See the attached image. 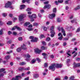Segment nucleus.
Listing matches in <instances>:
<instances>
[{
	"instance_id": "f257e3e1",
	"label": "nucleus",
	"mask_w": 80,
	"mask_h": 80,
	"mask_svg": "<svg viewBox=\"0 0 80 80\" xmlns=\"http://www.w3.org/2000/svg\"><path fill=\"white\" fill-rule=\"evenodd\" d=\"M62 67V65L59 64H54L49 67L50 69H51L52 71H54L55 70V67L56 68H61Z\"/></svg>"
},
{
	"instance_id": "f03ea898",
	"label": "nucleus",
	"mask_w": 80,
	"mask_h": 80,
	"mask_svg": "<svg viewBox=\"0 0 80 80\" xmlns=\"http://www.w3.org/2000/svg\"><path fill=\"white\" fill-rule=\"evenodd\" d=\"M54 28L53 26L51 27L50 28V32L51 34L50 35L51 37H53L54 35H55V32L54 31Z\"/></svg>"
},
{
	"instance_id": "7ed1b4c3",
	"label": "nucleus",
	"mask_w": 80,
	"mask_h": 80,
	"mask_svg": "<svg viewBox=\"0 0 80 80\" xmlns=\"http://www.w3.org/2000/svg\"><path fill=\"white\" fill-rule=\"evenodd\" d=\"M12 5V2H11L8 1V3L5 4V8H8L9 7L11 9H13V8L11 5Z\"/></svg>"
},
{
	"instance_id": "20e7f679",
	"label": "nucleus",
	"mask_w": 80,
	"mask_h": 80,
	"mask_svg": "<svg viewBox=\"0 0 80 80\" xmlns=\"http://www.w3.org/2000/svg\"><path fill=\"white\" fill-rule=\"evenodd\" d=\"M29 38L31 39V42H37V41L38 40V39L37 37H35L34 39V37L32 36H30Z\"/></svg>"
},
{
	"instance_id": "39448f33",
	"label": "nucleus",
	"mask_w": 80,
	"mask_h": 80,
	"mask_svg": "<svg viewBox=\"0 0 80 80\" xmlns=\"http://www.w3.org/2000/svg\"><path fill=\"white\" fill-rule=\"evenodd\" d=\"M17 29L18 31H21L22 29L20 28L19 27H18L17 26H14L13 28L12 29V30H15V29Z\"/></svg>"
},
{
	"instance_id": "423d86ee",
	"label": "nucleus",
	"mask_w": 80,
	"mask_h": 80,
	"mask_svg": "<svg viewBox=\"0 0 80 80\" xmlns=\"http://www.w3.org/2000/svg\"><path fill=\"white\" fill-rule=\"evenodd\" d=\"M55 17V14L52 13L51 14H50L49 15V18H50V19H52V18H53L54 17Z\"/></svg>"
},
{
	"instance_id": "0eeeda50",
	"label": "nucleus",
	"mask_w": 80,
	"mask_h": 80,
	"mask_svg": "<svg viewBox=\"0 0 80 80\" xmlns=\"http://www.w3.org/2000/svg\"><path fill=\"white\" fill-rule=\"evenodd\" d=\"M25 15L23 14H22L20 15L19 17V19L20 21H22L23 20V18H24V16Z\"/></svg>"
},
{
	"instance_id": "6e6552de",
	"label": "nucleus",
	"mask_w": 80,
	"mask_h": 80,
	"mask_svg": "<svg viewBox=\"0 0 80 80\" xmlns=\"http://www.w3.org/2000/svg\"><path fill=\"white\" fill-rule=\"evenodd\" d=\"M19 70L20 71H22V70H30V67H28L27 68H22L19 69Z\"/></svg>"
},
{
	"instance_id": "1a4fd4ad",
	"label": "nucleus",
	"mask_w": 80,
	"mask_h": 80,
	"mask_svg": "<svg viewBox=\"0 0 80 80\" xmlns=\"http://www.w3.org/2000/svg\"><path fill=\"white\" fill-rule=\"evenodd\" d=\"M59 38H58L59 40H62V38H63V35H62V33H59L58 34V36H60Z\"/></svg>"
},
{
	"instance_id": "9d476101",
	"label": "nucleus",
	"mask_w": 80,
	"mask_h": 80,
	"mask_svg": "<svg viewBox=\"0 0 80 80\" xmlns=\"http://www.w3.org/2000/svg\"><path fill=\"white\" fill-rule=\"evenodd\" d=\"M35 52L36 53H40L42 52V50H39L38 48H36L34 50Z\"/></svg>"
},
{
	"instance_id": "9b49d317",
	"label": "nucleus",
	"mask_w": 80,
	"mask_h": 80,
	"mask_svg": "<svg viewBox=\"0 0 80 80\" xmlns=\"http://www.w3.org/2000/svg\"><path fill=\"white\" fill-rule=\"evenodd\" d=\"M28 17H29V18H36L37 16H36V14H32V15H28Z\"/></svg>"
},
{
	"instance_id": "f8f14e48",
	"label": "nucleus",
	"mask_w": 80,
	"mask_h": 80,
	"mask_svg": "<svg viewBox=\"0 0 80 80\" xmlns=\"http://www.w3.org/2000/svg\"><path fill=\"white\" fill-rule=\"evenodd\" d=\"M80 63H78L76 64L75 63H74L73 67L74 68H75L76 67H80Z\"/></svg>"
},
{
	"instance_id": "ddd939ff",
	"label": "nucleus",
	"mask_w": 80,
	"mask_h": 80,
	"mask_svg": "<svg viewBox=\"0 0 80 80\" xmlns=\"http://www.w3.org/2000/svg\"><path fill=\"white\" fill-rule=\"evenodd\" d=\"M61 28L62 30V33H63L64 36H66V33H65V30H64L63 28L62 27Z\"/></svg>"
},
{
	"instance_id": "4468645a",
	"label": "nucleus",
	"mask_w": 80,
	"mask_h": 80,
	"mask_svg": "<svg viewBox=\"0 0 80 80\" xmlns=\"http://www.w3.org/2000/svg\"><path fill=\"white\" fill-rule=\"evenodd\" d=\"M51 7V5H45L44 7V9H45V8H48V9H49V8H50Z\"/></svg>"
},
{
	"instance_id": "2eb2a0df",
	"label": "nucleus",
	"mask_w": 80,
	"mask_h": 80,
	"mask_svg": "<svg viewBox=\"0 0 80 80\" xmlns=\"http://www.w3.org/2000/svg\"><path fill=\"white\" fill-rule=\"evenodd\" d=\"M34 78H38L39 77V75L38 74H34L33 75Z\"/></svg>"
},
{
	"instance_id": "dca6fc26",
	"label": "nucleus",
	"mask_w": 80,
	"mask_h": 80,
	"mask_svg": "<svg viewBox=\"0 0 80 80\" xmlns=\"http://www.w3.org/2000/svg\"><path fill=\"white\" fill-rule=\"evenodd\" d=\"M21 48H22L23 50H27V47H26V45L23 44V45L21 46Z\"/></svg>"
},
{
	"instance_id": "f3484780",
	"label": "nucleus",
	"mask_w": 80,
	"mask_h": 80,
	"mask_svg": "<svg viewBox=\"0 0 80 80\" xmlns=\"http://www.w3.org/2000/svg\"><path fill=\"white\" fill-rule=\"evenodd\" d=\"M22 51V48H19L17 49V52H20Z\"/></svg>"
},
{
	"instance_id": "a211bd4d",
	"label": "nucleus",
	"mask_w": 80,
	"mask_h": 80,
	"mask_svg": "<svg viewBox=\"0 0 80 80\" xmlns=\"http://www.w3.org/2000/svg\"><path fill=\"white\" fill-rule=\"evenodd\" d=\"M42 55H43V56H44V58H46V57H47V56H48V55L45 53H42Z\"/></svg>"
},
{
	"instance_id": "6ab92c4d",
	"label": "nucleus",
	"mask_w": 80,
	"mask_h": 80,
	"mask_svg": "<svg viewBox=\"0 0 80 80\" xmlns=\"http://www.w3.org/2000/svg\"><path fill=\"white\" fill-rule=\"evenodd\" d=\"M7 24L8 25H11L12 24V22L11 21H8V22L7 23Z\"/></svg>"
},
{
	"instance_id": "aec40b11",
	"label": "nucleus",
	"mask_w": 80,
	"mask_h": 80,
	"mask_svg": "<svg viewBox=\"0 0 80 80\" xmlns=\"http://www.w3.org/2000/svg\"><path fill=\"white\" fill-rule=\"evenodd\" d=\"M36 62V59H33L31 63L32 64H33V63H35Z\"/></svg>"
},
{
	"instance_id": "412c9836",
	"label": "nucleus",
	"mask_w": 80,
	"mask_h": 80,
	"mask_svg": "<svg viewBox=\"0 0 80 80\" xmlns=\"http://www.w3.org/2000/svg\"><path fill=\"white\" fill-rule=\"evenodd\" d=\"M30 22H26L25 23V24H24V26H25L26 27H27V25H30Z\"/></svg>"
},
{
	"instance_id": "4be33fe9",
	"label": "nucleus",
	"mask_w": 80,
	"mask_h": 80,
	"mask_svg": "<svg viewBox=\"0 0 80 80\" xmlns=\"http://www.w3.org/2000/svg\"><path fill=\"white\" fill-rule=\"evenodd\" d=\"M41 49L43 50H45L47 49V48L46 47H45L44 46H42L41 47Z\"/></svg>"
},
{
	"instance_id": "5701e85b",
	"label": "nucleus",
	"mask_w": 80,
	"mask_h": 80,
	"mask_svg": "<svg viewBox=\"0 0 80 80\" xmlns=\"http://www.w3.org/2000/svg\"><path fill=\"white\" fill-rule=\"evenodd\" d=\"M33 25L34 26H35L36 27H37V26H38V23L37 22H35L34 23H33Z\"/></svg>"
},
{
	"instance_id": "b1692460",
	"label": "nucleus",
	"mask_w": 80,
	"mask_h": 80,
	"mask_svg": "<svg viewBox=\"0 0 80 80\" xmlns=\"http://www.w3.org/2000/svg\"><path fill=\"white\" fill-rule=\"evenodd\" d=\"M70 51H67V54H68V56L67 57H70V56H71V55L70 54Z\"/></svg>"
},
{
	"instance_id": "393cba45",
	"label": "nucleus",
	"mask_w": 80,
	"mask_h": 80,
	"mask_svg": "<svg viewBox=\"0 0 80 80\" xmlns=\"http://www.w3.org/2000/svg\"><path fill=\"white\" fill-rule=\"evenodd\" d=\"M25 7V5H22L21 6L20 9L22 10V9H23Z\"/></svg>"
},
{
	"instance_id": "a878e982",
	"label": "nucleus",
	"mask_w": 80,
	"mask_h": 80,
	"mask_svg": "<svg viewBox=\"0 0 80 80\" xmlns=\"http://www.w3.org/2000/svg\"><path fill=\"white\" fill-rule=\"evenodd\" d=\"M25 58H30V55H29V54H27L26 55H25Z\"/></svg>"
},
{
	"instance_id": "bb28decb",
	"label": "nucleus",
	"mask_w": 80,
	"mask_h": 80,
	"mask_svg": "<svg viewBox=\"0 0 80 80\" xmlns=\"http://www.w3.org/2000/svg\"><path fill=\"white\" fill-rule=\"evenodd\" d=\"M57 22H62V20L59 18H57Z\"/></svg>"
},
{
	"instance_id": "cd10ccee",
	"label": "nucleus",
	"mask_w": 80,
	"mask_h": 80,
	"mask_svg": "<svg viewBox=\"0 0 80 80\" xmlns=\"http://www.w3.org/2000/svg\"><path fill=\"white\" fill-rule=\"evenodd\" d=\"M20 64L21 65H26V62H22L20 63Z\"/></svg>"
},
{
	"instance_id": "c85d7f7f",
	"label": "nucleus",
	"mask_w": 80,
	"mask_h": 80,
	"mask_svg": "<svg viewBox=\"0 0 80 80\" xmlns=\"http://www.w3.org/2000/svg\"><path fill=\"white\" fill-rule=\"evenodd\" d=\"M80 8V6H78L77 7L74 8L75 10H78Z\"/></svg>"
},
{
	"instance_id": "c756f323",
	"label": "nucleus",
	"mask_w": 80,
	"mask_h": 80,
	"mask_svg": "<svg viewBox=\"0 0 80 80\" xmlns=\"http://www.w3.org/2000/svg\"><path fill=\"white\" fill-rule=\"evenodd\" d=\"M3 29H2L0 30V35H2L3 34Z\"/></svg>"
},
{
	"instance_id": "7c9ffc66",
	"label": "nucleus",
	"mask_w": 80,
	"mask_h": 80,
	"mask_svg": "<svg viewBox=\"0 0 80 80\" xmlns=\"http://www.w3.org/2000/svg\"><path fill=\"white\" fill-rule=\"evenodd\" d=\"M27 30H28L29 31H33V28H27Z\"/></svg>"
},
{
	"instance_id": "2f4dec72",
	"label": "nucleus",
	"mask_w": 80,
	"mask_h": 80,
	"mask_svg": "<svg viewBox=\"0 0 80 80\" xmlns=\"http://www.w3.org/2000/svg\"><path fill=\"white\" fill-rule=\"evenodd\" d=\"M71 60L70 59H68L67 60V63H70V62H71Z\"/></svg>"
},
{
	"instance_id": "473e14b6",
	"label": "nucleus",
	"mask_w": 80,
	"mask_h": 80,
	"mask_svg": "<svg viewBox=\"0 0 80 80\" xmlns=\"http://www.w3.org/2000/svg\"><path fill=\"white\" fill-rule=\"evenodd\" d=\"M5 71V69L4 68H1L0 69V72H3Z\"/></svg>"
},
{
	"instance_id": "72a5a7b5",
	"label": "nucleus",
	"mask_w": 80,
	"mask_h": 80,
	"mask_svg": "<svg viewBox=\"0 0 80 80\" xmlns=\"http://www.w3.org/2000/svg\"><path fill=\"white\" fill-rule=\"evenodd\" d=\"M44 37H45V36L43 35H41L40 36H39V38L41 39H42V38H44Z\"/></svg>"
},
{
	"instance_id": "f704fd0d",
	"label": "nucleus",
	"mask_w": 80,
	"mask_h": 80,
	"mask_svg": "<svg viewBox=\"0 0 80 80\" xmlns=\"http://www.w3.org/2000/svg\"><path fill=\"white\" fill-rule=\"evenodd\" d=\"M5 58L7 60H8L10 58V56H7L5 57Z\"/></svg>"
},
{
	"instance_id": "c9c22d12",
	"label": "nucleus",
	"mask_w": 80,
	"mask_h": 80,
	"mask_svg": "<svg viewBox=\"0 0 80 80\" xmlns=\"http://www.w3.org/2000/svg\"><path fill=\"white\" fill-rule=\"evenodd\" d=\"M18 40L19 41H22L23 39H22V37H19L18 38Z\"/></svg>"
},
{
	"instance_id": "e433bc0d",
	"label": "nucleus",
	"mask_w": 80,
	"mask_h": 80,
	"mask_svg": "<svg viewBox=\"0 0 80 80\" xmlns=\"http://www.w3.org/2000/svg\"><path fill=\"white\" fill-rule=\"evenodd\" d=\"M68 37H71V36H72V34L71 33H68Z\"/></svg>"
},
{
	"instance_id": "4c0bfd02",
	"label": "nucleus",
	"mask_w": 80,
	"mask_h": 80,
	"mask_svg": "<svg viewBox=\"0 0 80 80\" xmlns=\"http://www.w3.org/2000/svg\"><path fill=\"white\" fill-rule=\"evenodd\" d=\"M80 31V28L79 27L77 29L76 32H79Z\"/></svg>"
},
{
	"instance_id": "58836bf2",
	"label": "nucleus",
	"mask_w": 80,
	"mask_h": 80,
	"mask_svg": "<svg viewBox=\"0 0 80 80\" xmlns=\"http://www.w3.org/2000/svg\"><path fill=\"white\" fill-rule=\"evenodd\" d=\"M53 11L54 13H56V12L57 11V9H56V8H54Z\"/></svg>"
},
{
	"instance_id": "ea45409f",
	"label": "nucleus",
	"mask_w": 80,
	"mask_h": 80,
	"mask_svg": "<svg viewBox=\"0 0 80 80\" xmlns=\"http://www.w3.org/2000/svg\"><path fill=\"white\" fill-rule=\"evenodd\" d=\"M75 21H76V20L75 19H73V20H71V22L72 23H74V22H75Z\"/></svg>"
},
{
	"instance_id": "a19ab883",
	"label": "nucleus",
	"mask_w": 80,
	"mask_h": 80,
	"mask_svg": "<svg viewBox=\"0 0 80 80\" xmlns=\"http://www.w3.org/2000/svg\"><path fill=\"white\" fill-rule=\"evenodd\" d=\"M7 13H2V16L3 17H6V16H7Z\"/></svg>"
},
{
	"instance_id": "79ce46f5",
	"label": "nucleus",
	"mask_w": 80,
	"mask_h": 80,
	"mask_svg": "<svg viewBox=\"0 0 80 80\" xmlns=\"http://www.w3.org/2000/svg\"><path fill=\"white\" fill-rule=\"evenodd\" d=\"M42 43L43 45H46V42H45L44 41H43L42 42Z\"/></svg>"
},
{
	"instance_id": "37998d69",
	"label": "nucleus",
	"mask_w": 80,
	"mask_h": 80,
	"mask_svg": "<svg viewBox=\"0 0 80 80\" xmlns=\"http://www.w3.org/2000/svg\"><path fill=\"white\" fill-rule=\"evenodd\" d=\"M47 41H48L50 40V38L49 37H48L46 39Z\"/></svg>"
},
{
	"instance_id": "c03bdc74",
	"label": "nucleus",
	"mask_w": 80,
	"mask_h": 80,
	"mask_svg": "<svg viewBox=\"0 0 80 80\" xmlns=\"http://www.w3.org/2000/svg\"><path fill=\"white\" fill-rule=\"evenodd\" d=\"M26 11H27V12H30L31 11V9L30 8H28V9L26 10Z\"/></svg>"
},
{
	"instance_id": "a18cd8bd",
	"label": "nucleus",
	"mask_w": 80,
	"mask_h": 80,
	"mask_svg": "<svg viewBox=\"0 0 80 80\" xmlns=\"http://www.w3.org/2000/svg\"><path fill=\"white\" fill-rule=\"evenodd\" d=\"M63 0H58V3H62L63 2Z\"/></svg>"
},
{
	"instance_id": "49530a36",
	"label": "nucleus",
	"mask_w": 80,
	"mask_h": 80,
	"mask_svg": "<svg viewBox=\"0 0 80 80\" xmlns=\"http://www.w3.org/2000/svg\"><path fill=\"white\" fill-rule=\"evenodd\" d=\"M43 29L44 31H47V28L46 27H44Z\"/></svg>"
},
{
	"instance_id": "de8ad7c7",
	"label": "nucleus",
	"mask_w": 80,
	"mask_h": 80,
	"mask_svg": "<svg viewBox=\"0 0 80 80\" xmlns=\"http://www.w3.org/2000/svg\"><path fill=\"white\" fill-rule=\"evenodd\" d=\"M4 75V74L3 73H0V77H3Z\"/></svg>"
},
{
	"instance_id": "09e8293b",
	"label": "nucleus",
	"mask_w": 80,
	"mask_h": 80,
	"mask_svg": "<svg viewBox=\"0 0 80 80\" xmlns=\"http://www.w3.org/2000/svg\"><path fill=\"white\" fill-rule=\"evenodd\" d=\"M33 27V26L31 24L30 25H29L28 27V28H32V27Z\"/></svg>"
},
{
	"instance_id": "8fccbe9b",
	"label": "nucleus",
	"mask_w": 80,
	"mask_h": 80,
	"mask_svg": "<svg viewBox=\"0 0 80 80\" xmlns=\"http://www.w3.org/2000/svg\"><path fill=\"white\" fill-rule=\"evenodd\" d=\"M12 32L9 31L8 32V35H10V34H12Z\"/></svg>"
},
{
	"instance_id": "3c124183",
	"label": "nucleus",
	"mask_w": 80,
	"mask_h": 80,
	"mask_svg": "<svg viewBox=\"0 0 80 80\" xmlns=\"http://www.w3.org/2000/svg\"><path fill=\"white\" fill-rule=\"evenodd\" d=\"M70 1V0H68L67 1H66L65 2V3H66V4H67V3H68V1Z\"/></svg>"
},
{
	"instance_id": "603ef678",
	"label": "nucleus",
	"mask_w": 80,
	"mask_h": 80,
	"mask_svg": "<svg viewBox=\"0 0 80 80\" xmlns=\"http://www.w3.org/2000/svg\"><path fill=\"white\" fill-rule=\"evenodd\" d=\"M50 58H54V56H53V55H52L50 56Z\"/></svg>"
},
{
	"instance_id": "864d4df0",
	"label": "nucleus",
	"mask_w": 80,
	"mask_h": 80,
	"mask_svg": "<svg viewBox=\"0 0 80 80\" xmlns=\"http://www.w3.org/2000/svg\"><path fill=\"white\" fill-rule=\"evenodd\" d=\"M36 60H37V61H38V62H40V59H39V58H37Z\"/></svg>"
},
{
	"instance_id": "5fc2aeb1",
	"label": "nucleus",
	"mask_w": 80,
	"mask_h": 80,
	"mask_svg": "<svg viewBox=\"0 0 80 80\" xmlns=\"http://www.w3.org/2000/svg\"><path fill=\"white\" fill-rule=\"evenodd\" d=\"M67 79H68V77H67V76H65L64 77V80H67Z\"/></svg>"
},
{
	"instance_id": "6e6d98bb",
	"label": "nucleus",
	"mask_w": 80,
	"mask_h": 80,
	"mask_svg": "<svg viewBox=\"0 0 80 80\" xmlns=\"http://www.w3.org/2000/svg\"><path fill=\"white\" fill-rule=\"evenodd\" d=\"M54 3L56 4V5H58V1H55L54 2Z\"/></svg>"
},
{
	"instance_id": "4d7b16f0",
	"label": "nucleus",
	"mask_w": 80,
	"mask_h": 80,
	"mask_svg": "<svg viewBox=\"0 0 80 80\" xmlns=\"http://www.w3.org/2000/svg\"><path fill=\"white\" fill-rule=\"evenodd\" d=\"M31 73V72L30 71H28L27 73V75H29V74H30Z\"/></svg>"
},
{
	"instance_id": "13d9d810",
	"label": "nucleus",
	"mask_w": 80,
	"mask_h": 80,
	"mask_svg": "<svg viewBox=\"0 0 80 80\" xmlns=\"http://www.w3.org/2000/svg\"><path fill=\"white\" fill-rule=\"evenodd\" d=\"M34 31L35 33H37V32H38V30H37V29L34 30Z\"/></svg>"
},
{
	"instance_id": "bf43d9fd",
	"label": "nucleus",
	"mask_w": 80,
	"mask_h": 80,
	"mask_svg": "<svg viewBox=\"0 0 80 80\" xmlns=\"http://www.w3.org/2000/svg\"><path fill=\"white\" fill-rule=\"evenodd\" d=\"M44 4H48V2L47 1L46 2H44Z\"/></svg>"
},
{
	"instance_id": "052dcab7",
	"label": "nucleus",
	"mask_w": 80,
	"mask_h": 80,
	"mask_svg": "<svg viewBox=\"0 0 80 80\" xmlns=\"http://www.w3.org/2000/svg\"><path fill=\"white\" fill-rule=\"evenodd\" d=\"M17 33L16 32H13V34L14 35H17Z\"/></svg>"
},
{
	"instance_id": "680f3d73",
	"label": "nucleus",
	"mask_w": 80,
	"mask_h": 80,
	"mask_svg": "<svg viewBox=\"0 0 80 80\" xmlns=\"http://www.w3.org/2000/svg\"><path fill=\"white\" fill-rule=\"evenodd\" d=\"M17 18H13L12 19L14 21H15V20H17Z\"/></svg>"
},
{
	"instance_id": "e2e57ef3",
	"label": "nucleus",
	"mask_w": 80,
	"mask_h": 80,
	"mask_svg": "<svg viewBox=\"0 0 80 80\" xmlns=\"http://www.w3.org/2000/svg\"><path fill=\"white\" fill-rule=\"evenodd\" d=\"M47 66H48V64L47 63H45L44 64V67H47Z\"/></svg>"
},
{
	"instance_id": "0e129e2a",
	"label": "nucleus",
	"mask_w": 80,
	"mask_h": 80,
	"mask_svg": "<svg viewBox=\"0 0 80 80\" xmlns=\"http://www.w3.org/2000/svg\"><path fill=\"white\" fill-rule=\"evenodd\" d=\"M68 40V38H66L64 39V40Z\"/></svg>"
},
{
	"instance_id": "69168bd1",
	"label": "nucleus",
	"mask_w": 80,
	"mask_h": 80,
	"mask_svg": "<svg viewBox=\"0 0 80 80\" xmlns=\"http://www.w3.org/2000/svg\"><path fill=\"white\" fill-rule=\"evenodd\" d=\"M31 18V22H33V21H34V19H33L32 18Z\"/></svg>"
},
{
	"instance_id": "338daca9",
	"label": "nucleus",
	"mask_w": 80,
	"mask_h": 80,
	"mask_svg": "<svg viewBox=\"0 0 80 80\" xmlns=\"http://www.w3.org/2000/svg\"><path fill=\"white\" fill-rule=\"evenodd\" d=\"M12 51H10L9 52H7V53H8V54L11 53H12Z\"/></svg>"
},
{
	"instance_id": "774afa93",
	"label": "nucleus",
	"mask_w": 80,
	"mask_h": 80,
	"mask_svg": "<svg viewBox=\"0 0 80 80\" xmlns=\"http://www.w3.org/2000/svg\"><path fill=\"white\" fill-rule=\"evenodd\" d=\"M29 80V78L28 77L27 78H25L24 79V80Z\"/></svg>"
}]
</instances>
